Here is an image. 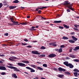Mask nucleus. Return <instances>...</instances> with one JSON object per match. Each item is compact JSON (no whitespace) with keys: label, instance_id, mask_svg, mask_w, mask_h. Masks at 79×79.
I'll return each mask as SVG.
<instances>
[{"label":"nucleus","instance_id":"f257e3e1","mask_svg":"<svg viewBox=\"0 0 79 79\" xmlns=\"http://www.w3.org/2000/svg\"><path fill=\"white\" fill-rule=\"evenodd\" d=\"M69 4H70V2L68 3V1H65V3H64V5H67V7H68V8H69L70 10H71L72 11H74V9L72 7L73 6Z\"/></svg>","mask_w":79,"mask_h":79},{"label":"nucleus","instance_id":"f03ea898","mask_svg":"<svg viewBox=\"0 0 79 79\" xmlns=\"http://www.w3.org/2000/svg\"><path fill=\"white\" fill-rule=\"evenodd\" d=\"M7 68H10V69H14V71H17V72H19V70H18L16 67L11 66H7Z\"/></svg>","mask_w":79,"mask_h":79},{"label":"nucleus","instance_id":"7ed1b4c3","mask_svg":"<svg viewBox=\"0 0 79 79\" xmlns=\"http://www.w3.org/2000/svg\"><path fill=\"white\" fill-rule=\"evenodd\" d=\"M55 56H56V55H55V54H49L48 57L49 58H53V57H55Z\"/></svg>","mask_w":79,"mask_h":79},{"label":"nucleus","instance_id":"20e7f679","mask_svg":"<svg viewBox=\"0 0 79 79\" xmlns=\"http://www.w3.org/2000/svg\"><path fill=\"white\" fill-rule=\"evenodd\" d=\"M31 53H32V54H34V55H40V53H39V52H38V51H32Z\"/></svg>","mask_w":79,"mask_h":79},{"label":"nucleus","instance_id":"39448f33","mask_svg":"<svg viewBox=\"0 0 79 79\" xmlns=\"http://www.w3.org/2000/svg\"><path fill=\"white\" fill-rule=\"evenodd\" d=\"M58 71H63V72H64L66 71L65 69L62 68L61 67H59L58 68Z\"/></svg>","mask_w":79,"mask_h":79},{"label":"nucleus","instance_id":"423d86ee","mask_svg":"<svg viewBox=\"0 0 79 79\" xmlns=\"http://www.w3.org/2000/svg\"><path fill=\"white\" fill-rule=\"evenodd\" d=\"M16 7H17L16 6H9V8L10 10H13V9H15V8H16Z\"/></svg>","mask_w":79,"mask_h":79},{"label":"nucleus","instance_id":"0eeeda50","mask_svg":"<svg viewBox=\"0 0 79 79\" xmlns=\"http://www.w3.org/2000/svg\"><path fill=\"white\" fill-rule=\"evenodd\" d=\"M68 67H69L70 68L72 69L74 68V65H73V64H71L69 63Z\"/></svg>","mask_w":79,"mask_h":79},{"label":"nucleus","instance_id":"6e6552de","mask_svg":"<svg viewBox=\"0 0 79 79\" xmlns=\"http://www.w3.org/2000/svg\"><path fill=\"white\" fill-rule=\"evenodd\" d=\"M0 69L1 70H6V67L4 66H0Z\"/></svg>","mask_w":79,"mask_h":79},{"label":"nucleus","instance_id":"1a4fd4ad","mask_svg":"<svg viewBox=\"0 0 79 79\" xmlns=\"http://www.w3.org/2000/svg\"><path fill=\"white\" fill-rule=\"evenodd\" d=\"M63 64L65 65L66 66H68V65H69V63L68 61H65L63 62Z\"/></svg>","mask_w":79,"mask_h":79},{"label":"nucleus","instance_id":"9d476101","mask_svg":"<svg viewBox=\"0 0 79 79\" xmlns=\"http://www.w3.org/2000/svg\"><path fill=\"white\" fill-rule=\"evenodd\" d=\"M49 45H52V46H53L54 47H56V46H57V45H56V44H54V43H50Z\"/></svg>","mask_w":79,"mask_h":79},{"label":"nucleus","instance_id":"9b49d317","mask_svg":"<svg viewBox=\"0 0 79 79\" xmlns=\"http://www.w3.org/2000/svg\"><path fill=\"white\" fill-rule=\"evenodd\" d=\"M72 38L73 39V40H74L75 41L77 40V38L75 37L74 36H72Z\"/></svg>","mask_w":79,"mask_h":79},{"label":"nucleus","instance_id":"f8f14e48","mask_svg":"<svg viewBox=\"0 0 79 79\" xmlns=\"http://www.w3.org/2000/svg\"><path fill=\"white\" fill-rule=\"evenodd\" d=\"M25 66H26L25 64L21 63H20V66H21L22 67H25Z\"/></svg>","mask_w":79,"mask_h":79},{"label":"nucleus","instance_id":"ddd939ff","mask_svg":"<svg viewBox=\"0 0 79 79\" xmlns=\"http://www.w3.org/2000/svg\"><path fill=\"white\" fill-rule=\"evenodd\" d=\"M79 49V46H77L75 47V49H73V50L75 51H77V50Z\"/></svg>","mask_w":79,"mask_h":79},{"label":"nucleus","instance_id":"4468645a","mask_svg":"<svg viewBox=\"0 0 79 79\" xmlns=\"http://www.w3.org/2000/svg\"><path fill=\"white\" fill-rule=\"evenodd\" d=\"M14 24H15V25H19V24H18V22H13Z\"/></svg>","mask_w":79,"mask_h":79},{"label":"nucleus","instance_id":"2eb2a0df","mask_svg":"<svg viewBox=\"0 0 79 79\" xmlns=\"http://www.w3.org/2000/svg\"><path fill=\"white\" fill-rule=\"evenodd\" d=\"M73 71L74 72H77V73H79V70L77 69H73Z\"/></svg>","mask_w":79,"mask_h":79},{"label":"nucleus","instance_id":"dca6fc26","mask_svg":"<svg viewBox=\"0 0 79 79\" xmlns=\"http://www.w3.org/2000/svg\"><path fill=\"white\" fill-rule=\"evenodd\" d=\"M19 1L18 0H15L13 2V3H19Z\"/></svg>","mask_w":79,"mask_h":79},{"label":"nucleus","instance_id":"f3484780","mask_svg":"<svg viewBox=\"0 0 79 79\" xmlns=\"http://www.w3.org/2000/svg\"><path fill=\"white\" fill-rule=\"evenodd\" d=\"M62 39H64L65 40H68V39H69V38L67 37H65V36H64L62 38Z\"/></svg>","mask_w":79,"mask_h":79},{"label":"nucleus","instance_id":"a211bd4d","mask_svg":"<svg viewBox=\"0 0 79 79\" xmlns=\"http://www.w3.org/2000/svg\"><path fill=\"white\" fill-rule=\"evenodd\" d=\"M69 56L70 57H71V58H76V57L75 56H74V55H73L72 54H70Z\"/></svg>","mask_w":79,"mask_h":79},{"label":"nucleus","instance_id":"6ab92c4d","mask_svg":"<svg viewBox=\"0 0 79 79\" xmlns=\"http://www.w3.org/2000/svg\"><path fill=\"white\" fill-rule=\"evenodd\" d=\"M69 42L70 43H71L72 44H73V43H75V41L73 40H69Z\"/></svg>","mask_w":79,"mask_h":79},{"label":"nucleus","instance_id":"aec40b11","mask_svg":"<svg viewBox=\"0 0 79 79\" xmlns=\"http://www.w3.org/2000/svg\"><path fill=\"white\" fill-rule=\"evenodd\" d=\"M37 69H38L40 70V71H43V68L40 67H37Z\"/></svg>","mask_w":79,"mask_h":79},{"label":"nucleus","instance_id":"412c9836","mask_svg":"<svg viewBox=\"0 0 79 79\" xmlns=\"http://www.w3.org/2000/svg\"><path fill=\"white\" fill-rule=\"evenodd\" d=\"M64 73L65 74H67L68 75H70V74H71V73L65 71L64 72Z\"/></svg>","mask_w":79,"mask_h":79},{"label":"nucleus","instance_id":"4be33fe9","mask_svg":"<svg viewBox=\"0 0 79 79\" xmlns=\"http://www.w3.org/2000/svg\"><path fill=\"white\" fill-rule=\"evenodd\" d=\"M77 74H78V73H77V72H74L73 73V74L74 75L75 77H77Z\"/></svg>","mask_w":79,"mask_h":79},{"label":"nucleus","instance_id":"5701e85b","mask_svg":"<svg viewBox=\"0 0 79 79\" xmlns=\"http://www.w3.org/2000/svg\"><path fill=\"white\" fill-rule=\"evenodd\" d=\"M58 77H60V78H61V77H64V75H59L58 76Z\"/></svg>","mask_w":79,"mask_h":79},{"label":"nucleus","instance_id":"b1692460","mask_svg":"<svg viewBox=\"0 0 79 79\" xmlns=\"http://www.w3.org/2000/svg\"><path fill=\"white\" fill-rule=\"evenodd\" d=\"M30 72L31 73H34L35 71V70L33 69H32L31 68V69H30Z\"/></svg>","mask_w":79,"mask_h":79},{"label":"nucleus","instance_id":"393cba45","mask_svg":"<svg viewBox=\"0 0 79 79\" xmlns=\"http://www.w3.org/2000/svg\"><path fill=\"white\" fill-rule=\"evenodd\" d=\"M63 50H62V48H60L59 49L58 52L59 53H61Z\"/></svg>","mask_w":79,"mask_h":79},{"label":"nucleus","instance_id":"a878e982","mask_svg":"<svg viewBox=\"0 0 79 79\" xmlns=\"http://www.w3.org/2000/svg\"><path fill=\"white\" fill-rule=\"evenodd\" d=\"M11 58L12 60H16L17 59V58L15 56H11Z\"/></svg>","mask_w":79,"mask_h":79},{"label":"nucleus","instance_id":"bb28decb","mask_svg":"<svg viewBox=\"0 0 79 79\" xmlns=\"http://www.w3.org/2000/svg\"><path fill=\"white\" fill-rule=\"evenodd\" d=\"M30 66H31V67H32V68H35V67H36V66H35V65H33V64L30 65Z\"/></svg>","mask_w":79,"mask_h":79},{"label":"nucleus","instance_id":"cd10ccee","mask_svg":"<svg viewBox=\"0 0 79 79\" xmlns=\"http://www.w3.org/2000/svg\"><path fill=\"white\" fill-rule=\"evenodd\" d=\"M46 48L44 46H42L41 47L40 49L41 50H44V49H45Z\"/></svg>","mask_w":79,"mask_h":79},{"label":"nucleus","instance_id":"c85d7f7f","mask_svg":"<svg viewBox=\"0 0 79 79\" xmlns=\"http://www.w3.org/2000/svg\"><path fill=\"white\" fill-rule=\"evenodd\" d=\"M13 76L14 77H15V78H17V77H17V76H16V75L15 73H14L13 75Z\"/></svg>","mask_w":79,"mask_h":79},{"label":"nucleus","instance_id":"c756f323","mask_svg":"<svg viewBox=\"0 0 79 79\" xmlns=\"http://www.w3.org/2000/svg\"><path fill=\"white\" fill-rule=\"evenodd\" d=\"M43 66L47 68V64H43Z\"/></svg>","mask_w":79,"mask_h":79},{"label":"nucleus","instance_id":"7c9ffc66","mask_svg":"<svg viewBox=\"0 0 79 79\" xmlns=\"http://www.w3.org/2000/svg\"><path fill=\"white\" fill-rule=\"evenodd\" d=\"M73 61H75L76 62H79V60L78 59H74Z\"/></svg>","mask_w":79,"mask_h":79},{"label":"nucleus","instance_id":"2f4dec72","mask_svg":"<svg viewBox=\"0 0 79 79\" xmlns=\"http://www.w3.org/2000/svg\"><path fill=\"white\" fill-rule=\"evenodd\" d=\"M73 48L72 47L70 48L69 50V52H72V50H73Z\"/></svg>","mask_w":79,"mask_h":79},{"label":"nucleus","instance_id":"473e14b6","mask_svg":"<svg viewBox=\"0 0 79 79\" xmlns=\"http://www.w3.org/2000/svg\"><path fill=\"white\" fill-rule=\"evenodd\" d=\"M29 30L31 31H36V29H32V28H31L29 29Z\"/></svg>","mask_w":79,"mask_h":79},{"label":"nucleus","instance_id":"72a5a7b5","mask_svg":"<svg viewBox=\"0 0 79 79\" xmlns=\"http://www.w3.org/2000/svg\"><path fill=\"white\" fill-rule=\"evenodd\" d=\"M40 57H45V55L44 54H42L40 55Z\"/></svg>","mask_w":79,"mask_h":79},{"label":"nucleus","instance_id":"f704fd0d","mask_svg":"<svg viewBox=\"0 0 79 79\" xmlns=\"http://www.w3.org/2000/svg\"><path fill=\"white\" fill-rule=\"evenodd\" d=\"M59 29H63L64 28V27H61V26H59Z\"/></svg>","mask_w":79,"mask_h":79},{"label":"nucleus","instance_id":"c9c22d12","mask_svg":"<svg viewBox=\"0 0 79 79\" xmlns=\"http://www.w3.org/2000/svg\"><path fill=\"white\" fill-rule=\"evenodd\" d=\"M26 69H29V70H30L31 69V68L29 67H26Z\"/></svg>","mask_w":79,"mask_h":79},{"label":"nucleus","instance_id":"e433bc0d","mask_svg":"<svg viewBox=\"0 0 79 79\" xmlns=\"http://www.w3.org/2000/svg\"><path fill=\"white\" fill-rule=\"evenodd\" d=\"M10 53L11 54H13L14 55H15V54H16V52H11Z\"/></svg>","mask_w":79,"mask_h":79},{"label":"nucleus","instance_id":"4c0bfd02","mask_svg":"<svg viewBox=\"0 0 79 79\" xmlns=\"http://www.w3.org/2000/svg\"><path fill=\"white\" fill-rule=\"evenodd\" d=\"M61 48H64L65 47V46L64 45H62L60 46Z\"/></svg>","mask_w":79,"mask_h":79},{"label":"nucleus","instance_id":"58836bf2","mask_svg":"<svg viewBox=\"0 0 79 79\" xmlns=\"http://www.w3.org/2000/svg\"><path fill=\"white\" fill-rule=\"evenodd\" d=\"M3 6V4H2V3H0V8H1L2 6Z\"/></svg>","mask_w":79,"mask_h":79},{"label":"nucleus","instance_id":"ea45409f","mask_svg":"<svg viewBox=\"0 0 79 79\" xmlns=\"http://www.w3.org/2000/svg\"><path fill=\"white\" fill-rule=\"evenodd\" d=\"M29 61H28V60H26L25 61V63H29Z\"/></svg>","mask_w":79,"mask_h":79},{"label":"nucleus","instance_id":"a19ab883","mask_svg":"<svg viewBox=\"0 0 79 79\" xmlns=\"http://www.w3.org/2000/svg\"><path fill=\"white\" fill-rule=\"evenodd\" d=\"M27 48H31L32 47V46L30 45H28L27 46Z\"/></svg>","mask_w":79,"mask_h":79},{"label":"nucleus","instance_id":"79ce46f5","mask_svg":"<svg viewBox=\"0 0 79 79\" xmlns=\"http://www.w3.org/2000/svg\"><path fill=\"white\" fill-rule=\"evenodd\" d=\"M22 45H27V44L24 43H22Z\"/></svg>","mask_w":79,"mask_h":79},{"label":"nucleus","instance_id":"37998d69","mask_svg":"<svg viewBox=\"0 0 79 79\" xmlns=\"http://www.w3.org/2000/svg\"><path fill=\"white\" fill-rule=\"evenodd\" d=\"M4 35H6V36H8V33H5L4 34Z\"/></svg>","mask_w":79,"mask_h":79},{"label":"nucleus","instance_id":"c03bdc74","mask_svg":"<svg viewBox=\"0 0 79 79\" xmlns=\"http://www.w3.org/2000/svg\"><path fill=\"white\" fill-rule=\"evenodd\" d=\"M9 59L10 60V61H15V60H14L12 59H11V58H9Z\"/></svg>","mask_w":79,"mask_h":79},{"label":"nucleus","instance_id":"a18cd8bd","mask_svg":"<svg viewBox=\"0 0 79 79\" xmlns=\"http://www.w3.org/2000/svg\"><path fill=\"white\" fill-rule=\"evenodd\" d=\"M24 40L25 41V42H28V40L27 39H24Z\"/></svg>","mask_w":79,"mask_h":79},{"label":"nucleus","instance_id":"49530a36","mask_svg":"<svg viewBox=\"0 0 79 79\" xmlns=\"http://www.w3.org/2000/svg\"><path fill=\"white\" fill-rule=\"evenodd\" d=\"M70 34L71 35H74V34H75V33L74 32H73L71 33Z\"/></svg>","mask_w":79,"mask_h":79},{"label":"nucleus","instance_id":"de8ad7c7","mask_svg":"<svg viewBox=\"0 0 79 79\" xmlns=\"http://www.w3.org/2000/svg\"><path fill=\"white\" fill-rule=\"evenodd\" d=\"M8 44H9L10 46H11V45H12V43L11 42H9L8 43Z\"/></svg>","mask_w":79,"mask_h":79},{"label":"nucleus","instance_id":"09e8293b","mask_svg":"<svg viewBox=\"0 0 79 79\" xmlns=\"http://www.w3.org/2000/svg\"><path fill=\"white\" fill-rule=\"evenodd\" d=\"M1 75H5V73L2 72L1 73Z\"/></svg>","mask_w":79,"mask_h":79},{"label":"nucleus","instance_id":"8fccbe9b","mask_svg":"<svg viewBox=\"0 0 79 79\" xmlns=\"http://www.w3.org/2000/svg\"><path fill=\"white\" fill-rule=\"evenodd\" d=\"M2 45L4 47H5L6 46V44H3Z\"/></svg>","mask_w":79,"mask_h":79},{"label":"nucleus","instance_id":"3c124183","mask_svg":"<svg viewBox=\"0 0 79 79\" xmlns=\"http://www.w3.org/2000/svg\"><path fill=\"white\" fill-rule=\"evenodd\" d=\"M67 11L68 12H71V10L69 9H67Z\"/></svg>","mask_w":79,"mask_h":79},{"label":"nucleus","instance_id":"603ef678","mask_svg":"<svg viewBox=\"0 0 79 79\" xmlns=\"http://www.w3.org/2000/svg\"><path fill=\"white\" fill-rule=\"evenodd\" d=\"M10 19L12 21V22H13H13H14L13 21V18H11Z\"/></svg>","mask_w":79,"mask_h":79},{"label":"nucleus","instance_id":"864d4df0","mask_svg":"<svg viewBox=\"0 0 79 79\" xmlns=\"http://www.w3.org/2000/svg\"><path fill=\"white\" fill-rule=\"evenodd\" d=\"M48 7L47 6H45V7H42V9H45V8H47Z\"/></svg>","mask_w":79,"mask_h":79},{"label":"nucleus","instance_id":"5fc2aeb1","mask_svg":"<svg viewBox=\"0 0 79 79\" xmlns=\"http://www.w3.org/2000/svg\"><path fill=\"white\" fill-rule=\"evenodd\" d=\"M54 23H58V21H54Z\"/></svg>","mask_w":79,"mask_h":79},{"label":"nucleus","instance_id":"6e6d98bb","mask_svg":"<svg viewBox=\"0 0 79 79\" xmlns=\"http://www.w3.org/2000/svg\"><path fill=\"white\" fill-rule=\"evenodd\" d=\"M74 26H75L76 28H77V25L76 24H75L74 25Z\"/></svg>","mask_w":79,"mask_h":79},{"label":"nucleus","instance_id":"4d7b16f0","mask_svg":"<svg viewBox=\"0 0 79 79\" xmlns=\"http://www.w3.org/2000/svg\"><path fill=\"white\" fill-rule=\"evenodd\" d=\"M61 21H58L57 23H61Z\"/></svg>","mask_w":79,"mask_h":79},{"label":"nucleus","instance_id":"13d9d810","mask_svg":"<svg viewBox=\"0 0 79 79\" xmlns=\"http://www.w3.org/2000/svg\"><path fill=\"white\" fill-rule=\"evenodd\" d=\"M58 16H62V14H58L57 15Z\"/></svg>","mask_w":79,"mask_h":79},{"label":"nucleus","instance_id":"bf43d9fd","mask_svg":"<svg viewBox=\"0 0 79 79\" xmlns=\"http://www.w3.org/2000/svg\"><path fill=\"white\" fill-rule=\"evenodd\" d=\"M39 10H42V7H38Z\"/></svg>","mask_w":79,"mask_h":79},{"label":"nucleus","instance_id":"052dcab7","mask_svg":"<svg viewBox=\"0 0 79 79\" xmlns=\"http://www.w3.org/2000/svg\"><path fill=\"white\" fill-rule=\"evenodd\" d=\"M41 11H42L41 10H39V11H38V13H41Z\"/></svg>","mask_w":79,"mask_h":79},{"label":"nucleus","instance_id":"680f3d73","mask_svg":"<svg viewBox=\"0 0 79 79\" xmlns=\"http://www.w3.org/2000/svg\"><path fill=\"white\" fill-rule=\"evenodd\" d=\"M63 26H64V27H67V25L65 24H64L63 25Z\"/></svg>","mask_w":79,"mask_h":79},{"label":"nucleus","instance_id":"e2e57ef3","mask_svg":"<svg viewBox=\"0 0 79 79\" xmlns=\"http://www.w3.org/2000/svg\"><path fill=\"white\" fill-rule=\"evenodd\" d=\"M59 49H55V51H56V52H58V51H59Z\"/></svg>","mask_w":79,"mask_h":79},{"label":"nucleus","instance_id":"0e129e2a","mask_svg":"<svg viewBox=\"0 0 79 79\" xmlns=\"http://www.w3.org/2000/svg\"><path fill=\"white\" fill-rule=\"evenodd\" d=\"M27 24V23H23V25H26Z\"/></svg>","mask_w":79,"mask_h":79},{"label":"nucleus","instance_id":"69168bd1","mask_svg":"<svg viewBox=\"0 0 79 79\" xmlns=\"http://www.w3.org/2000/svg\"><path fill=\"white\" fill-rule=\"evenodd\" d=\"M41 18L43 19H46V18H44L43 17L41 16Z\"/></svg>","mask_w":79,"mask_h":79},{"label":"nucleus","instance_id":"338daca9","mask_svg":"<svg viewBox=\"0 0 79 79\" xmlns=\"http://www.w3.org/2000/svg\"><path fill=\"white\" fill-rule=\"evenodd\" d=\"M20 8H22V9H25V7L21 6Z\"/></svg>","mask_w":79,"mask_h":79},{"label":"nucleus","instance_id":"774afa93","mask_svg":"<svg viewBox=\"0 0 79 79\" xmlns=\"http://www.w3.org/2000/svg\"><path fill=\"white\" fill-rule=\"evenodd\" d=\"M54 70H55V71H58V69H57L54 68Z\"/></svg>","mask_w":79,"mask_h":79}]
</instances>
